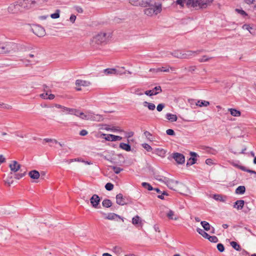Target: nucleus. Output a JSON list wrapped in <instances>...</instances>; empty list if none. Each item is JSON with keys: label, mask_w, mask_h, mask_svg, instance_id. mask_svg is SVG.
I'll use <instances>...</instances> for the list:
<instances>
[{"label": "nucleus", "mask_w": 256, "mask_h": 256, "mask_svg": "<svg viewBox=\"0 0 256 256\" xmlns=\"http://www.w3.org/2000/svg\"><path fill=\"white\" fill-rule=\"evenodd\" d=\"M36 2L32 0H23L10 4L8 8V12L17 14L22 10V8L29 9L32 4H34Z\"/></svg>", "instance_id": "1"}, {"label": "nucleus", "mask_w": 256, "mask_h": 256, "mask_svg": "<svg viewBox=\"0 0 256 256\" xmlns=\"http://www.w3.org/2000/svg\"><path fill=\"white\" fill-rule=\"evenodd\" d=\"M144 6L149 7L144 10V14L149 16H152L154 14L157 15L162 11V4L156 5V2H153L151 0L146 1Z\"/></svg>", "instance_id": "2"}, {"label": "nucleus", "mask_w": 256, "mask_h": 256, "mask_svg": "<svg viewBox=\"0 0 256 256\" xmlns=\"http://www.w3.org/2000/svg\"><path fill=\"white\" fill-rule=\"evenodd\" d=\"M213 2V0H189L188 4H192V8L197 9L198 8H205L208 5H210Z\"/></svg>", "instance_id": "3"}, {"label": "nucleus", "mask_w": 256, "mask_h": 256, "mask_svg": "<svg viewBox=\"0 0 256 256\" xmlns=\"http://www.w3.org/2000/svg\"><path fill=\"white\" fill-rule=\"evenodd\" d=\"M157 180L164 183L169 188L174 190H176L175 187L179 183V182L178 180H174L168 178H164L162 180L157 178Z\"/></svg>", "instance_id": "4"}, {"label": "nucleus", "mask_w": 256, "mask_h": 256, "mask_svg": "<svg viewBox=\"0 0 256 256\" xmlns=\"http://www.w3.org/2000/svg\"><path fill=\"white\" fill-rule=\"evenodd\" d=\"M20 44L14 42H8L6 44V54L12 53L13 52H16L20 47Z\"/></svg>", "instance_id": "5"}, {"label": "nucleus", "mask_w": 256, "mask_h": 256, "mask_svg": "<svg viewBox=\"0 0 256 256\" xmlns=\"http://www.w3.org/2000/svg\"><path fill=\"white\" fill-rule=\"evenodd\" d=\"M106 33L100 32L94 38V41L98 44H102L106 42Z\"/></svg>", "instance_id": "6"}, {"label": "nucleus", "mask_w": 256, "mask_h": 256, "mask_svg": "<svg viewBox=\"0 0 256 256\" xmlns=\"http://www.w3.org/2000/svg\"><path fill=\"white\" fill-rule=\"evenodd\" d=\"M32 30L38 37L44 36L46 34L44 28L40 26H36L32 28Z\"/></svg>", "instance_id": "7"}, {"label": "nucleus", "mask_w": 256, "mask_h": 256, "mask_svg": "<svg viewBox=\"0 0 256 256\" xmlns=\"http://www.w3.org/2000/svg\"><path fill=\"white\" fill-rule=\"evenodd\" d=\"M117 156L119 159H122V160H120L118 162H114V160H116V158H108L106 156H104V158L106 160L110 161L112 164H116L120 166H122L124 162V157L122 154H118L117 155Z\"/></svg>", "instance_id": "8"}, {"label": "nucleus", "mask_w": 256, "mask_h": 256, "mask_svg": "<svg viewBox=\"0 0 256 256\" xmlns=\"http://www.w3.org/2000/svg\"><path fill=\"white\" fill-rule=\"evenodd\" d=\"M202 50H198L196 51L187 50L182 52L180 58H189L192 56H194L195 54H198L202 52Z\"/></svg>", "instance_id": "9"}, {"label": "nucleus", "mask_w": 256, "mask_h": 256, "mask_svg": "<svg viewBox=\"0 0 256 256\" xmlns=\"http://www.w3.org/2000/svg\"><path fill=\"white\" fill-rule=\"evenodd\" d=\"M202 50H198L196 51L187 50L182 52L180 58H189L192 56H194L195 54H198L202 52Z\"/></svg>", "instance_id": "10"}, {"label": "nucleus", "mask_w": 256, "mask_h": 256, "mask_svg": "<svg viewBox=\"0 0 256 256\" xmlns=\"http://www.w3.org/2000/svg\"><path fill=\"white\" fill-rule=\"evenodd\" d=\"M172 157L178 164H182L185 162L184 156L182 154L174 152L172 154Z\"/></svg>", "instance_id": "11"}, {"label": "nucleus", "mask_w": 256, "mask_h": 256, "mask_svg": "<svg viewBox=\"0 0 256 256\" xmlns=\"http://www.w3.org/2000/svg\"><path fill=\"white\" fill-rule=\"evenodd\" d=\"M162 92V88L160 86L154 87L152 90H146L144 92L145 94L151 96L156 95Z\"/></svg>", "instance_id": "12"}, {"label": "nucleus", "mask_w": 256, "mask_h": 256, "mask_svg": "<svg viewBox=\"0 0 256 256\" xmlns=\"http://www.w3.org/2000/svg\"><path fill=\"white\" fill-rule=\"evenodd\" d=\"M190 154L191 157L188 158L187 162V166H190L196 163V158L198 156V155L195 152H191Z\"/></svg>", "instance_id": "13"}, {"label": "nucleus", "mask_w": 256, "mask_h": 256, "mask_svg": "<svg viewBox=\"0 0 256 256\" xmlns=\"http://www.w3.org/2000/svg\"><path fill=\"white\" fill-rule=\"evenodd\" d=\"M100 196L94 194L90 198V202L92 206L94 208H98V205L100 204Z\"/></svg>", "instance_id": "14"}, {"label": "nucleus", "mask_w": 256, "mask_h": 256, "mask_svg": "<svg viewBox=\"0 0 256 256\" xmlns=\"http://www.w3.org/2000/svg\"><path fill=\"white\" fill-rule=\"evenodd\" d=\"M104 139L108 141L115 142L116 140H120L122 138L120 136H115L111 134H104Z\"/></svg>", "instance_id": "15"}, {"label": "nucleus", "mask_w": 256, "mask_h": 256, "mask_svg": "<svg viewBox=\"0 0 256 256\" xmlns=\"http://www.w3.org/2000/svg\"><path fill=\"white\" fill-rule=\"evenodd\" d=\"M12 162V164H10V168L11 171L15 172L20 170L21 172H22V170L20 169L21 166L18 164L16 161L14 160Z\"/></svg>", "instance_id": "16"}, {"label": "nucleus", "mask_w": 256, "mask_h": 256, "mask_svg": "<svg viewBox=\"0 0 256 256\" xmlns=\"http://www.w3.org/2000/svg\"><path fill=\"white\" fill-rule=\"evenodd\" d=\"M116 202L117 204L120 206H124L127 204V202H126V198L124 197L122 194H118L116 195Z\"/></svg>", "instance_id": "17"}, {"label": "nucleus", "mask_w": 256, "mask_h": 256, "mask_svg": "<svg viewBox=\"0 0 256 256\" xmlns=\"http://www.w3.org/2000/svg\"><path fill=\"white\" fill-rule=\"evenodd\" d=\"M88 115L90 116V118H88V120L96 122H102L104 120L102 116L100 114H94L92 112H89Z\"/></svg>", "instance_id": "18"}, {"label": "nucleus", "mask_w": 256, "mask_h": 256, "mask_svg": "<svg viewBox=\"0 0 256 256\" xmlns=\"http://www.w3.org/2000/svg\"><path fill=\"white\" fill-rule=\"evenodd\" d=\"M244 201L242 200H236L234 204V208H236L238 210H242L244 206Z\"/></svg>", "instance_id": "19"}, {"label": "nucleus", "mask_w": 256, "mask_h": 256, "mask_svg": "<svg viewBox=\"0 0 256 256\" xmlns=\"http://www.w3.org/2000/svg\"><path fill=\"white\" fill-rule=\"evenodd\" d=\"M28 176L32 179L37 180L40 178V174L38 170H32L28 172Z\"/></svg>", "instance_id": "20"}, {"label": "nucleus", "mask_w": 256, "mask_h": 256, "mask_svg": "<svg viewBox=\"0 0 256 256\" xmlns=\"http://www.w3.org/2000/svg\"><path fill=\"white\" fill-rule=\"evenodd\" d=\"M116 218H118L121 219L122 222L124 220L123 218L114 213H108L105 218L109 220H115Z\"/></svg>", "instance_id": "21"}, {"label": "nucleus", "mask_w": 256, "mask_h": 256, "mask_svg": "<svg viewBox=\"0 0 256 256\" xmlns=\"http://www.w3.org/2000/svg\"><path fill=\"white\" fill-rule=\"evenodd\" d=\"M90 84V82L88 81L82 80H77L76 81V85L77 86H88Z\"/></svg>", "instance_id": "22"}, {"label": "nucleus", "mask_w": 256, "mask_h": 256, "mask_svg": "<svg viewBox=\"0 0 256 256\" xmlns=\"http://www.w3.org/2000/svg\"><path fill=\"white\" fill-rule=\"evenodd\" d=\"M188 1L189 0H176V4L180 5L182 7L184 6V4H186L187 7L192 8V4L190 3L188 4Z\"/></svg>", "instance_id": "23"}, {"label": "nucleus", "mask_w": 256, "mask_h": 256, "mask_svg": "<svg viewBox=\"0 0 256 256\" xmlns=\"http://www.w3.org/2000/svg\"><path fill=\"white\" fill-rule=\"evenodd\" d=\"M166 118L167 120L170 122H176L178 120L177 116L176 114H173L170 113H168L166 115Z\"/></svg>", "instance_id": "24"}, {"label": "nucleus", "mask_w": 256, "mask_h": 256, "mask_svg": "<svg viewBox=\"0 0 256 256\" xmlns=\"http://www.w3.org/2000/svg\"><path fill=\"white\" fill-rule=\"evenodd\" d=\"M120 148L122 150H124L127 152H130L131 150V146L129 144H126L124 142H121L120 144Z\"/></svg>", "instance_id": "25"}, {"label": "nucleus", "mask_w": 256, "mask_h": 256, "mask_svg": "<svg viewBox=\"0 0 256 256\" xmlns=\"http://www.w3.org/2000/svg\"><path fill=\"white\" fill-rule=\"evenodd\" d=\"M104 72L106 74H118V70L116 68H106L104 70Z\"/></svg>", "instance_id": "26"}, {"label": "nucleus", "mask_w": 256, "mask_h": 256, "mask_svg": "<svg viewBox=\"0 0 256 256\" xmlns=\"http://www.w3.org/2000/svg\"><path fill=\"white\" fill-rule=\"evenodd\" d=\"M246 192V188L244 186H238L236 190V194H244Z\"/></svg>", "instance_id": "27"}, {"label": "nucleus", "mask_w": 256, "mask_h": 256, "mask_svg": "<svg viewBox=\"0 0 256 256\" xmlns=\"http://www.w3.org/2000/svg\"><path fill=\"white\" fill-rule=\"evenodd\" d=\"M196 232L202 235L205 238H208L209 234L205 232V230L198 228H196Z\"/></svg>", "instance_id": "28"}, {"label": "nucleus", "mask_w": 256, "mask_h": 256, "mask_svg": "<svg viewBox=\"0 0 256 256\" xmlns=\"http://www.w3.org/2000/svg\"><path fill=\"white\" fill-rule=\"evenodd\" d=\"M102 205L104 207L108 208L112 206V202L109 199H104L102 202Z\"/></svg>", "instance_id": "29"}, {"label": "nucleus", "mask_w": 256, "mask_h": 256, "mask_svg": "<svg viewBox=\"0 0 256 256\" xmlns=\"http://www.w3.org/2000/svg\"><path fill=\"white\" fill-rule=\"evenodd\" d=\"M202 226L204 228V230L208 231L210 230V224L206 221H202L200 222Z\"/></svg>", "instance_id": "30"}, {"label": "nucleus", "mask_w": 256, "mask_h": 256, "mask_svg": "<svg viewBox=\"0 0 256 256\" xmlns=\"http://www.w3.org/2000/svg\"><path fill=\"white\" fill-rule=\"evenodd\" d=\"M210 104V102L208 101L199 100L196 103V105L202 107V106H206Z\"/></svg>", "instance_id": "31"}, {"label": "nucleus", "mask_w": 256, "mask_h": 256, "mask_svg": "<svg viewBox=\"0 0 256 256\" xmlns=\"http://www.w3.org/2000/svg\"><path fill=\"white\" fill-rule=\"evenodd\" d=\"M229 110L230 114L234 116H240V112L234 108H230Z\"/></svg>", "instance_id": "32"}, {"label": "nucleus", "mask_w": 256, "mask_h": 256, "mask_svg": "<svg viewBox=\"0 0 256 256\" xmlns=\"http://www.w3.org/2000/svg\"><path fill=\"white\" fill-rule=\"evenodd\" d=\"M132 223L134 225L140 224L141 226V220L140 218L138 216H136L132 219Z\"/></svg>", "instance_id": "33"}, {"label": "nucleus", "mask_w": 256, "mask_h": 256, "mask_svg": "<svg viewBox=\"0 0 256 256\" xmlns=\"http://www.w3.org/2000/svg\"><path fill=\"white\" fill-rule=\"evenodd\" d=\"M143 104L144 106H147L150 110H154L155 109L156 106L152 103H150L147 102H143Z\"/></svg>", "instance_id": "34"}, {"label": "nucleus", "mask_w": 256, "mask_h": 256, "mask_svg": "<svg viewBox=\"0 0 256 256\" xmlns=\"http://www.w3.org/2000/svg\"><path fill=\"white\" fill-rule=\"evenodd\" d=\"M230 246L236 250L240 251L241 250V247L239 244L236 242L232 241L230 243Z\"/></svg>", "instance_id": "35"}, {"label": "nucleus", "mask_w": 256, "mask_h": 256, "mask_svg": "<svg viewBox=\"0 0 256 256\" xmlns=\"http://www.w3.org/2000/svg\"><path fill=\"white\" fill-rule=\"evenodd\" d=\"M182 54V51L180 50H175L174 52L171 53V54L174 57L180 58L181 55Z\"/></svg>", "instance_id": "36"}, {"label": "nucleus", "mask_w": 256, "mask_h": 256, "mask_svg": "<svg viewBox=\"0 0 256 256\" xmlns=\"http://www.w3.org/2000/svg\"><path fill=\"white\" fill-rule=\"evenodd\" d=\"M110 168L116 174H118L120 172L124 170L122 168L114 166H110Z\"/></svg>", "instance_id": "37"}, {"label": "nucleus", "mask_w": 256, "mask_h": 256, "mask_svg": "<svg viewBox=\"0 0 256 256\" xmlns=\"http://www.w3.org/2000/svg\"><path fill=\"white\" fill-rule=\"evenodd\" d=\"M142 186L145 188L147 189L148 190H154L152 186L148 183L146 182H143L142 184Z\"/></svg>", "instance_id": "38"}, {"label": "nucleus", "mask_w": 256, "mask_h": 256, "mask_svg": "<svg viewBox=\"0 0 256 256\" xmlns=\"http://www.w3.org/2000/svg\"><path fill=\"white\" fill-rule=\"evenodd\" d=\"M208 240H209L210 242L216 243L218 241V238L216 236H208Z\"/></svg>", "instance_id": "39"}, {"label": "nucleus", "mask_w": 256, "mask_h": 256, "mask_svg": "<svg viewBox=\"0 0 256 256\" xmlns=\"http://www.w3.org/2000/svg\"><path fill=\"white\" fill-rule=\"evenodd\" d=\"M78 117L81 118L82 120H88V118H90L88 114H85L82 112H81L80 113V115H78Z\"/></svg>", "instance_id": "40"}, {"label": "nucleus", "mask_w": 256, "mask_h": 256, "mask_svg": "<svg viewBox=\"0 0 256 256\" xmlns=\"http://www.w3.org/2000/svg\"><path fill=\"white\" fill-rule=\"evenodd\" d=\"M156 154L162 157H164L166 154V151L164 149H159L158 148L156 150Z\"/></svg>", "instance_id": "41"}, {"label": "nucleus", "mask_w": 256, "mask_h": 256, "mask_svg": "<svg viewBox=\"0 0 256 256\" xmlns=\"http://www.w3.org/2000/svg\"><path fill=\"white\" fill-rule=\"evenodd\" d=\"M60 10H56V12L50 14V17L54 19L60 18Z\"/></svg>", "instance_id": "42"}, {"label": "nucleus", "mask_w": 256, "mask_h": 256, "mask_svg": "<svg viewBox=\"0 0 256 256\" xmlns=\"http://www.w3.org/2000/svg\"><path fill=\"white\" fill-rule=\"evenodd\" d=\"M105 188L107 190H112L114 188V184L110 182H108L105 185Z\"/></svg>", "instance_id": "43"}, {"label": "nucleus", "mask_w": 256, "mask_h": 256, "mask_svg": "<svg viewBox=\"0 0 256 256\" xmlns=\"http://www.w3.org/2000/svg\"><path fill=\"white\" fill-rule=\"evenodd\" d=\"M26 174V171H24L23 172L16 174H15L14 178L16 179H20L24 177Z\"/></svg>", "instance_id": "44"}, {"label": "nucleus", "mask_w": 256, "mask_h": 256, "mask_svg": "<svg viewBox=\"0 0 256 256\" xmlns=\"http://www.w3.org/2000/svg\"><path fill=\"white\" fill-rule=\"evenodd\" d=\"M0 54H6V44H0Z\"/></svg>", "instance_id": "45"}, {"label": "nucleus", "mask_w": 256, "mask_h": 256, "mask_svg": "<svg viewBox=\"0 0 256 256\" xmlns=\"http://www.w3.org/2000/svg\"><path fill=\"white\" fill-rule=\"evenodd\" d=\"M240 170L244 171L246 172H248L250 173V174H256V172L253 170H251L250 169L247 168L246 167H242L240 168Z\"/></svg>", "instance_id": "46"}, {"label": "nucleus", "mask_w": 256, "mask_h": 256, "mask_svg": "<svg viewBox=\"0 0 256 256\" xmlns=\"http://www.w3.org/2000/svg\"><path fill=\"white\" fill-rule=\"evenodd\" d=\"M216 248L218 251L223 252L224 250V246L223 244L219 243L217 244Z\"/></svg>", "instance_id": "47"}, {"label": "nucleus", "mask_w": 256, "mask_h": 256, "mask_svg": "<svg viewBox=\"0 0 256 256\" xmlns=\"http://www.w3.org/2000/svg\"><path fill=\"white\" fill-rule=\"evenodd\" d=\"M142 146L148 152H150L152 150V148L148 144H143Z\"/></svg>", "instance_id": "48"}, {"label": "nucleus", "mask_w": 256, "mask_h": 256, "mask_svg": "<svg viewBox=\"0 0 256 256\" xmlns=\"http://www.w3.org/2000/svg\"><path fill=\"white\" fill-rule=\"evenodd\" d=\"M211 58H208L206 56H202V58H200L198 60V61L200 62H206L208 61V60H210Z\"/></svg>", "instance_id": "49"}, {"label": "nucleus", "mask_w": 256, "mask_h": 256, "mask_svg": "<svg viewBox=\"0 0 256 256\" xmlns=\"http://www.w3.org/2000/svg\"><path fill=\"white\" fill-rule=\"evenodd\" d=\"M214 198L217 200L224 201L222 196L220 194H214Z\"/></svg>", "instance_id": "50"}, {"label": "nucleus", "mask_w": 256, "mask_h": 256, "mask_svg": "<svg viewBox=\"0 0 256 256\" xmlns=\"http://www.w3.org/2000/svg\"><path fill=\"white\" fill-rule=\"evenodd\" d=\"M164 107V104H160L158 105L156 109L158 112H161Z\"/></svg>", "instance_id": "51"}, {"label": "nucleus", "mask_w": 256, "mask_h": 256, "mask_svg": "<svg viewBox=\"0 0 256 256\" xmlns=\"http://www.w3.org/2000/svg\"><path fill=\"white\" fill-rule=\"evenodd\" d=\"M166 133L169 136H174L175 132L174 130L172 129H168L166 131Z\"/></svg>", "instance_id": "52"}, {"label": "nucleus", "mask_w": 256, "mask_h": 256, "mask_svg": "<svg viewBox=\"0 0 256 256\" xmlns=\"http://www.w3.org/2000/svg\"><path fill=\"white\" fill-rule=\"evenodd\" d=\"M174 214V212L172 210H170L167 214V216L168 217V218L169 219L173 220V219H174L172 217Z\"/></svg>", "instance_id": "53"}, {"label": "nucleus", "mask_w": 256, "mask_h": 256, "mask_svg": "<svg viewBox=\"0 0 256 256\" xmlns=\"http://www.w3.org/2000/svg\"><path fill=\"white\" fill-rule=\"evenodd\" d=\"M236 10L244 16H248L247 14L242 10L236 8Z\"/></svg>", "instance_id": "54"}, {"label": "nucleus", "mask_w": 256, "mask_h": 256, "mask_svg": "<svg viewBox=\"0 0 256 256\" xmlns=\"http://www.w3.org/2000/svg\"><path fill=\"white\" fill-rule=\"evenodd\" d=\"M44 140L46 142H54L55 144L58 143V141L56 140L51 139V138H46Z\"/></svg>", "instance_id": "55"}, {"label": "nucleus", "mask_w": 256, "mask_h": 256, "mask_svg": "<svg viewBox=\"0 0 256 256\" xmlns=\"http://www.w3.org/2000/svg\"><path fill=\"white\" fill-rule=\"evenodd\" d=\"M74 8L78 12V13H82L83 12V10L80 6H75Z\"/></svg>", "instance_id": "56"}, {"label": "nucleus", "mask_w": 256, "mask_h": 256, "mask_svg": "<svg viewBox=\"0 0 256 256\" xmlns=\"http://www.w3.org/2000/svg\"><path fill=\"white\" fill-rule=\"evenodd\" d=\"M44 91L46 92L45 93L42 94L40 96L42 98L44 99H47V96L48 95V90H46L45 88L44 89Z\"/></svg>", "instance_id": "57"}, {"label": "nucleus", "mask_w": 256, "mask_h": 256, "mask_svg": "<svg viewBox=\"0 0 256 256\" xmlns=\"http://www.w3.org/2000/svg\"><path fill=\"white\" fill-rule=\"evenodd\" d=\"M232 165L233 166H234L236 168H238L240 170V168L242 167H244V166H240V165H239L238 164H236V162H232L231 163Z\"/></svg>", "instance_id": "58"}, {"label": "nucleus", "mask_w": 256, "mask_h": 256, "mask_svg": "<svg viewBox=\"0 0 256 256\" xmlns=\"http://www.w3.org/2000/svg\"><path fill=\"white\" fill-rule=\"evenodd\" d=\"M76 112V108H68V112H67V114H73L74 112Z\"/></svg>", "instance_id": "59"}, {"label": "nucleus", "mask_w": 256, "mask_h": 256, "mask_svg": "<svg viewBox=\"0 0 256 256\" xmlns=\"http://www.w3.org/2000/svg\"><path fill=\"white\" fill-rule=\"evenodd\" d=\"M88 133V132L87 130H82L80 132V135L82 136H85L87 135Z\"/></svg>", "instance_id": "60"}, {"label": "nucleus", "mask_w": 256, "mask_h": 256, "mask_svg": "<svg viewBox=\"0 0 256 256\" xmlns=\"http://www.w3.org/2000/svg\"><path fill=\"white\" fill-rule=\"evenodd\" d=\"M242 28L244 29L247 30H249L250 32V30L252 29V28L248 24H244L242 26Z\"/></svg>", "instance_id": "61"}, {"label": "nucleus", "mask_w": 256, "mask_h": 256, "mask_svg": "<svg viewBox=\"0 0 256 256\" xmlns=\"http://www.w3.org/2000/svg\"><path fill=\"white\" fill-rule=\"evenodd\" d=\"M76 19V16H74V14L71 15V16L70 17V21L71 22L74 23L75 22Z\"/></svg>", "instance_id": "62"}, {"label": "nucleus", "mask_w": 256, "mask_h": 256, "mask_svg": "<svg viewBox=\"0 0 256 256\" xmlns=\"http://www.w3.org/2000/svg\"><path fill=\"white\" fill-rule=\"evenodd\" d=\"M196 68V67L195 66H190L188 68V71L190 72H194Z\"/></svg>", "instance_id": "63"}, {"label": "nucleus", "mask_w": 256, "mask_h": 256, "mask_svg": "<svg viewBox=\"0 0 256 256\" xmlns=\"http://www.w3.org/2000/svg\"><path fill=\"white\" fill-rule=\"evenodd\" d=\"M206 163L208 165H211L213 163L212 160L210 158H208L206 160Z\"/></svg>", "instance_id": "64"}]
</instances>
